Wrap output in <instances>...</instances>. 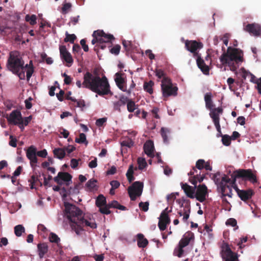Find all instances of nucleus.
<instances>
[{
	"label": "nucleus",
	"mask_w": 261,
	"mask_h": 261,
	"mask_svg": "<svg viewBox=\"0 0 261 261\" xmlns=\"http://www.w3.org/2000/svg\"><path fill=\"white\" fill-rule=\"evenodd\" d=\"M205 164V162L203 159L198 160L196 163V168L199 170L204 169V166Z\"/></svg>",
	"instance_id": "nucleus-53"
},
{
	"label": "nucleus",
	"mask_w": 261,
	"mask_h": 261,
	"mask_svg": "<svg viewBox=\"0 0 261 261\" xmlns=\"http://www.w3.org/2000/svg\"><path fill=\"white\" fill-rule=\"evenodd\" d=\"M144 151L148 156L153 158L154 156V144L152 141L148 140L144 144Z\"/></svg>",
	"instance_id": "nucleus-21"
},
{
	"label": "nucleus",
	"mask_w": 261,
	"mask_h": 261,
	"mask_svg": "<svg viewBox=\"0 0 261 261\" xmlns=\"http://www.w3.org/2000/svg\"><path fill=\"white\" fill-rule=\"evenodd\" d=\"M24 231L25 228L22 225H17L14 227L15 234L18 237H20Z\"/></svg>",
	"instance_id": "nucleus-38"
},
{
	"label": "nucleus",
	"mask_w": 261,
	"mask_h": 261,
	"mask_svg": "<svg viewBox=\"0 0 261 261\" xmlns=\"http://www.w3.org/2000/svg\"><path fill=\"white\" fill-rule=\"evenodd\" d=\"M134 142L133 141V140L129 138L123 140L121 142V145L122 146H126L129 148L132 147L134 145Z\"/></svg>",
	"instance_id": "nucleus-49"
},
{
	"label": "nucleus",
	"mask_w": 261,
	"mask_h": 261,
	"mask_svg": "<svg viewBox=\"0 0 261 261\" xmlns=\"http://www.w3.org/2000/svg\"><path fill=\"white\" fill-rule=\"evenodd\" d=\"M95 204L98 207H100L107 204L106 197L102 194L99 195L96 198Z\"/></svg>",
	"instance_id": "nucleus-32"
},
{
	"label": "nucleus",
	"mask_w": 261,
	"mask_h": 261,
	"mask_svg": "<svg viewBox=\"0 0 261 261\" xmlns=\"http://www.w3.org/2000/svg\"><path fill=\"white\" fill-rule=\"evenodd\" d=\"M184 250L183 248H180V247H178V249H175L174 250L173 254L174 255L177 256L178 257H181L184 253Z\"/></svg>",
	"instance_id": "nucleus-57"
},
{
	"label": "nucleus",
	"mask_w": 261,
	"mask_h": 261,
	"mask_svg": "<svg viewBox=\"0 0 261 261\" xmlns=\"http://www.w3.org/2000/svg\"><path fill=\"white\" fill-rule=\"evenodd\" d=\"M25 19L26 21L29 22L30 24L32 25L37 23V17L34 14L32 15H30L29 14L25 16Z\"/></svg>",
	"instance_id": "nucleus-40"
},
{
	"label": "nucleus",
	"mask_w": 261,
	"mask_h": 261,
	"mask_svg": "<svg viewBox=\"0 0 261 261\" xmlns=\"http://www.w3.org/2000/svg\"><path fill=\"white\" fill-rule=\"evenodd\" d=\"M134 174V167L133 165H130L129 166V168L127 170V171L126 174V176L127 177V180L129 182H132L134 179L135 178L133 176Z\"/></svg>",
	"instance_id": "nucleus-36"
},
{
	"label": "nucleus",
	"mask_w": 261,
	"mask_h": 261,
	"mask_svg": "<svg viewBox=\"0 0 261 261\" xmlns=\"http://www.w3.org/2000/svg\"><path fill=\"white\" fill-rule=\"evenodd\" d=\"M37 180H38V179L35 175H32L30 179H29L28 181L30 182L31 188L32 189L35 188V184Z\"/></svg>",
	"instance_id": "nucleus-55"
},
{
	"label": "nucleus",
	"mask_w": 261,
	"mask_h": 261,
	"mask_svg": "<svg viewBox=\"0 0 261 261\" xmlns=\"http://www.w3.org/2000/svg\"><path fill=\"white\" fill-rule=\"evenodd\" d=\"M231 139L228 135H222V142L224 145L228 146L231 143Z\"/></svg>",
	"instance_id": "nucleus-44"
},
{
	"label": "nucleus",
	"mask_w": 261,
	"mask_h": 261,
	"mask_svg": "<svg viewBox=\"0 0 261 261\" xmlns=\"http://www.w3.org/2000/svg\"><path fill=\"white\" fill-rule=\"evenodd\" d=\"M110 207L109 206V204H107L103 206L99 207V211L100 213L105 215H109L111 213V211L109 210Z\"/></svg>",
	"instance_id": "nucleus-47"
},
{
	"label": "nucleus",
	"mask_w": 261,
	"mask_h": 261,
	"mask_svg": "<svg viewBox=\"0 0 261 261\" xmlns=\"http://www.w3.org/2000/svg\"><path fill=\"white\" fill-rule=\"evenodd\" d=\"M128 100V98L126 96L124 95L121 96L118 100L113 102L114 110L120 112V107L122 106H124Z\"/></svg>",
	"instance_id": "nucleus-22"
},
{
	"label": "nucleus",
	"mask_w": 261,
	"mask_h": 261,
	"mask_svg": "<svg viewBox=\"0 0 261 261\" xmlns=\"http://www.w3.org/2000/svg\"><path fill=\"white\" fill-rule=\"evenodd\" d=\"M83 86L100 96L112 95L108 80L105 76L100 77L87 72L84 76Z\"/></svg>",
	"instance_id": "nucleus-3"
},
{
	"label": "nucleus",
	"mask_w": 261,
	"mask_h": 261,
	"mask_svg": "<svg viewBox=\"0 0 261 261\" xmlns=\"http://www.w3.org/2000/svg\"><path fill=\"white\" fill-rule=\"evenodd\" d=\"M149 202L146 201L145 202H141L139 204L140 209L143 212H147L149 208Z\"/></svg>",
	"instance_id": "nucleus-52"
},
{
	"label": "nucleus",
	"mask_w": 261,
	"mask_h": 261,
	"mask_svg": "<svg viewBox=\"0 0 261 261\" xmlns=\"http://www.w3.org/2000/svg\"><path fill=\"white\" fill-rule=\"evenodd\" d=\"M197 57L196 62L198 67L200 69L201 71L205 74H208L210 68L209 67L205 64L204 60L201 59V57L198 55Z\"/></svg>",
	"instance_id": "nucleus-23"
},
{
	"label": "nucleus",
	"mask_w": 261,
	"mask_h": 261,
	"mask_svg": "<svg viewBox=\"0 0 261 261\" xmlns=\"http://www.w3.org/2000/svg\"><path fill=\"white\" fill-rule=\"evenodd\" d=\"M244 30L254 36H261V26L258 23H249L244 28Z\"/></svg>",
	"instance_id": "nucleus-15"
},
{
	"label": "nucleus",
	"mask_w": 261,
	"mask_h": 261,
	"mask_svg": "<svg viewBox=\"0 0 261 261\" xmlns=\"http://www.w3.org/2000/svg\"><path fill=\"white\" fill-rule=\"evenodd\" d=\"M155 75L159 78V79H161V78H164V77H166V76H165V73L164 72V71L162 69H156L155 70Z\"/></svg>",
	"instance_id": "nucleus-59"
},
{
	"label": "nucleus",
	"mask_w": 261,
	"mask_h": 261,
	"mask_svg": "<svg viewBox=\"0 0 261 261\" xmlns=\"http://www.w3.org/2000/svg\"><path fill=\"white\" fill-rule=\"evenodd\" d=\"M80 44L85 52H87L89 50L88 46L86 44V40L85 39H83L80 41Z\"/></svg>",
	"instance_id": "nucleus-62"
},
{
	"label": "nucleus",
	"mask_w": 261,
	"mask_h": 261,
	"mask_svg": "<svg viewBox=\"0 0 261 261\" xmlns=\"http://www.w3.org/2000/svg\"><path fill=\"white\" fill-rule=\"evenodd\" d=\"M10 141H9V145L13 147H16L17 146V139L13 137V136H10Z\"/></svg>",
	"instance_id": "nucleus-64"
},
{
	"label": "nucleus",
	"mask_w": 261,
	"mask_h": 261,
	"mask_svg": "<svg viewBox=\"0 0 261 261\" xmlns=\"http://www.w3.org/2000/svg\"><path fill=\"white\" fill-rule=\"evenodd\" d=\"M222 258L224 261H237L238 256L233 252L228 245L223 248Z\"/></svg>",
	"instance_id": "nucleus-16"
},
{
	"label": "nucleus",
	"mask_w": 261,
	"mask_h": 261,
	"mask_svg": "<svg viewBox=\"0 0 261 261\" xmlns=\"http://www.w3.org/2000/svg\"><path fill=\"white\" fill-rule=\"evenodd\" d=\"M255 83L256 84L255 88L257 90L258 93L261 95V77L256 80Z\"/></svg>",
	"instance_id": "nucleus-63"
},
{
	"label": "nucleus",
	"mask_w": 261,
	"mask_h": 261,
	"mask_svg": "<svg viewBox=\"0 0 261 261\" xmlns=\"http://www.w3.org/2000/svg\"><path fill=\"white\" fill-rule=\"evenodd\" d=\"M181 187L187 196L191 199L195 198V193L196 186H191L187 183H181Z\"/></svg>",
	"instance_id": "nucleus-20"
},
{
	"label": "nucleus",
	"mask_w": 261,
	"mask_h": 261,
	"mask_svg": "<svg viewBox=\"0 0 261 261\" xmlns=\"http://www.w3.org/2000/svg\"><path fill=\"white\" fill-rule=\"evenodd\" d=\"M4 117L7 119L9 124L16 125L20 123L21 120H23L20 111L18 110H14L9 114H6Z\"/></svg>",
	"instance_id": "nucleus-12"
},
{
	"label": "nucleus",
	"mask_w": 261,
	"mask_h": 261,
	"mask_svg": "<svg viewBox=\"0 0 261 261\" xmlns=\"http://www.w3.org/2000/svg\"><path fill=\"white\" fill-rule=\"evenodd\" d=\"M167 209L168 208H166L162 212L159 221L158 226L161 231L165 230L167 228V225L170 223V219L166 212Z\"/></svg>",
	"instance_id": "nucleus-17"
},
{
	"label": "nucleus",
	"mask_w": 261,
	"mask_h": 261,
	"mask_svg": "<svg viewBox=\"0 0 261 261\" xmlns=\"http://www.w3.org/2000/svg\"><path fill=\"white\" fill-rule=\"evenodd\" d=\"M97 180L93 178L89 180L86 184V187L90 190H93L96 187Z\"/></svg>",
	"instance_id": "nucleus-48"
},
{
	"label": "nucleus",
	"mask_w": 261,
	"mask_h": 261,
	"mask_svg": "<svg viewBox=\"0 0 261 261\" xmlns=\"http://www.w3.org/2000/svg\"><path fill=\"white\" fill-rule=\"evenodd\" d=\"M60 56L67 63L72 64L73 62V59L70 53L67 50L65 45H61L59 47Z\"/></svg>",
	"instance_id": "nucleus-19"
},
{
	"label": "nucleus",
	"mask_w": 261,
	"mask_h": 261,
	"mask_svg": "<svg viewBox=\"0 0 261 261\" xmlns=\"http://www.w3.org/2000/svg\"><path fill=\"white\" fill-rule=\"evenodd\" d=\"M154 85V83L152 81H150L148 82H144L143 88L144 90L149 93V94H152L153 93V89L152 87Z\"/></svg>",
	"instance_id": "nucleus-35"
},
{
	"label": "nucleus",
	"mask_w": 261,
	"mask_h": 261,
	"mask_svg": "<svg viewBox=\"0 0 261 261\" xmlns=\"http://www.w3.org/2000/svg\"><path fill=\"white\" fill-rule=\"evenodd\" d=\"M205 107L208 110L214 109V105L212 100V94L211 92L206 93L204 95Z\"/></svg>",
	"instance_id": "nucleus-28"
},
{
	"label": "nucleus",
	"mask_w": 261,
	"mask_h": 261,
	"mask_svg": "<svg viewBox=\"0 0 261 261\" xmlns=\"http://www.w3.org/2000/svg\"><path fill=\"white\" fill-rule=\"evenodd\" d=\"M123 73L121 72H117L115 74V81L116 85H121L124 84L125 83V80L124 78L122 77Z\"/></svg>",
	"instance_id": "nucleus-39"
},
{
	"label": "nucleus",
	"mask_w": 261,
	"mask_h": 261,
	"mask_svg": "<svg viewBox=\"0 0 261 261\" xmlns=\"http://www.w3.org/2000/svg\"><path fill=\"white\" fill-rule=\"evenodd\" d=\"M253 194L254 193L252 189H248L247 190H242L239 191V193H238V195L242 200L246 201L251 198Z\"/></svg>",
	"instance_id": "nucleus-24"
},
{
	"label": "nucleus",
	"mask_w": 261,
	"mask_h": 261,
	"mask_svg": "<svg viewBox=\"0 0 261 261\" xmlns=\"http://www.w3.org/2000/svg\"><path fill=\"white\" fill-rule=\"evenodd\" d=\"M49 239L50 242L56 243L59 246L60 239L56 233L51 232L49 236Z\"/></svg>",
	"instance_id": "nucleus-42"
},
{
	"label": "nucleus",
	"mask_w": 261,
	"mask_h": 261,
	"mask_svg": "<svg viewBox=\"0 0 261 261\" xmlns=\"http://www.w3.org/2000/svg\"><path fill=\"white\" fill-rule=\"evenodd\" d=\"M138 168L140 170L144 169L147 165V163L144 158H139L137 160Z\"/></svg>",
	"instance_id": "nucleus-43"
},
{
	"label": "nucleus",
	"mask_w": 261,
	"mask_h": 261,
	"mask_svg": "<svg viewBox=\"0 0 261 261\" xmlns=\"http://www.w3.org/2000/svg\"><path fill=\"white\" fill-rule=\"evenodd\" d=\"M237 224V220L234 218H229L226 222V225H230L232 227L236 226Z\"/></svg>",
	"instance_id": "nucleus-58"
},
{
	"label": "nucleus",
	"mask_w": 261,
	"mask_h": 261,
	"mask_svg": "<svg viewBox=\"0 0 261 261\" xmlns=\"http://www.w3.org/2000/svg\"><path fill=\"white\" fill-rule=\"evenodd\" d=\"M64 213L71 222V227L74 229L77 234L83 230L84 226H89L91 228H96L97 225L95 221H89L84 218L83 212L75 205L68 202L64 203Z\"/></svg>",
	"instance_id": "nucleus-2"
},
{
	"label": "nucleus",
	"mask_w": 261,
	"mask_h": 261,
	"mask_svg": "<svg viewBox=\"0 0 261 261\" xmlns=\"http://www.w3.org/2000/svg\"><path fill=\"white\" fill-rule=\"evenodd\" d=\"M171 131L170 129L166 127H162L161 129V135L163 140V142L165 144L169 143V137Z\"/></svg>",
	"instance_id": "nucleus-29"
},
{
	"label": "nucleus",
	"mask_w": 261,
	"mask_h": 261,
	"mask_svg": "<svg viewBox=\"0 0 261 261\" xmlns=\"http://www.w3.org/2000/svg\"><path fill=\"white\" fill-rule=\"evenodd\" d=\"M75 142L80 144L85 143L86 144H88V142L86 141V136L85 134L81 133L79 136V138H76L75 140Z\"/></svg>",
	"instance_id": "nucleus-46"
},
{
	"label": "nucleus",
	"mask_w": 261,
	"mask_h": 261,
	"mask_svg": "<svg viewBox=\"0 0 261 261\" xmlns=\"http://www.w3.org/2000/svg\"><path fill=\"white\" fill-rule=\"evenodd\" d=\"M37 248L38 254L40 258L44 257V255L48 252V245L45 243L38 244Z\"/></svg>",
	"instance_id": "nucleus-27"
},
{
	"label": "nucleus",
	"mask_w": 261,
	"mask_h": 261,
	"mask_svg": "<svg viewBox=\"0 0 261 261\" xmlns=\"http://www.w3.org/2000/svg\"><path fill=\"white\" fill-rule=\"evenodd\" d=\"M204 177L205 176L204 175H201L200 173L196 174V175H194L193 177H190L189 181L192 184L196 186L197 182H201Z\"/></svg>",
	"instance_id": "nucleus-31"
},
{
	"label": "nucleus",
	"mask_w": 261,
	"mask_h": 261,
	"mask_svg": "<svg viewBox=\"0 0 261 261\" xmlns=\"http://www.w3.org/2000/svg\"><path fill=\"white\" fill-rule=\"evenodd\" d=\"M236 177L242 178L244 180H247L252 184L257 182L256 176L251 169H239L234 172Z\"/></svg>",
	"instance_id": "nucleus-8"
},
{
	"label": "nucleus",
	"mask_w": 261,
	"mask_h": 261,
	"mask_svg": "<svg viewBox=\"0 0 261 261\" xmlns=\"http://www.w3.org/2000/svg\"><path fill=\"white\" fill-rule=\"evenodd\" d=\"M194 238V234L192 232H189L187 234L180 240L179 242L178 247L184 248L188 246L190 241Z\"/></svg>",
	"instance_id": "nucleus-25"
},
{
	"label": "nucleus",
	"mask_w": 261,
	"mask_h": 261,
	"mask_svg": "<svg viewBox=\"0 0 261 261\" xmlns=\"http://www.w3.org/2000/svg\"><path fill=\"white\" fill-rule=\"evenodd\" d=\"M6 67L9 71L17 75L20 80L25 79V70L27 69L26 77L28 81L34 72L32 60H30L29 64H25L20 53L17 50L11 51L9 53Z\"/></svg>",
	"instance_id": "nucleus-1"
},
{
	"label": "nucleus",
	"mask_w": 261,
	"mask_h": 261,
	"mask_svg": "<svg viewBox=\"0 0 261 261\" xmlns=\"http://www.w3.org/2000/svg\"><path fill=\"white\" fill-rule=\"evenodd\" d=\"M66 37L64 38V42H69L71 43H74L75 40L76 39V37L74 34H69L67 32L65 34Z\"/></svg>",
	"instance_id": "nucleus-41"
},
{
	"label": "nucleus",
	"mask_w": 261,
	"mask_h": 261,
	"mask_svg": "<svg viewBox=\"0 0 261 261\" xmlns=\"http://www.w3.org/2000/svg\"><path fill=\"white\" fill-rule=\"evenodd\" d=\"M120 49V45L116 44L110 49V51L112 54L117 56L119 54Z\"/></svg>",
	"instance_id": "nucleus-51"
},
{
	"label": "nucleus",
	"mask_w": 261,
	"mask_h": 261,
	"mask_svg": "<svg viewBox=\"0 0 261 261\" xmlns=\"http://www.w3.org/2000/svg\"><path fill=\"white\" fill-rule=\"evenodd\" d=\"M210 116L216 126L217 130L221 134V126L220 124V115L223 113V109L221 107L214 108L210 110Z\"/></svg>",
	"instance_id": "nucleus-10"
},
{
	"label": "nucleus",
	"mask_w": 261,
	"mask_h": 261,
	"mask_svg": "<svg viewBox=\"0 0 261 261\" xmlns=\"http://www.w3.org/2000/svg\"><path fill=\"white\" fill-rule=\"evenodd\" d=\"M227 83L230 90L231 91H234L236 89V86L233 85L234 83V80L232 77H229L227 79Z\"/></svg>",
	"instance_id": "nucleus-50"
},
{
	"label": "nucleus",
	"mask_w": 261,
	"mask_h": 261,
	"mask_svg": "<svg viewBox=\"0 0 261 261\" xmlns=\"http://www.w3.org/2000/svg\"><path fill=\"white\" fill-rule=\"evenodd\" d=\"M122 45L127 53H132L133 50V45L130 41L123 40Z\"/></svg>",
	"instance_id": "nucleus-34"
},
{
	"label": "nucleus",
	"mask_w": 261,
	"mask_h": 261,
	"mask_svg": "<svg viewBox=\"0 0 261 261\" xmlns=\"http://www.w3.org/2000/svg\"><path fill=\"white\" fill-rule=\"evenodd\" d=\"M222 188L220 189V191L222 194L221 197L223 198L225 196H228L229 197L231 198L232 196V189L231 187L230 186H227V187H224V186H221Z\"/></svg>",
	"instance_id": "nucleus-30"
},
{
	"label": "nucleus",
	"mask_w": 261,
	"mask_h": 261,
	"mask_svg": "<svg viewBox=\"0 0 261 261\" xmlns=\"http://www.w3.org/2000/svg\"><path fill=\"white\" fill-rule=\"evenodd\" d=\"M218 176H220V173L219 172L213 175V179L215 183L218 185V188L220 189L222 188V185L224 187H227V186H228L227 184L229 183L230 184L232 181L231 179L225 175L222 177L221 180H220V178L218 177Z\"/></svg>",
	"instance_id": "nucleus-18"
},
{
	"label": "nucleus",
	"mask_w": 261,
	"mask_h": 261,
	"mask_svg": "<svg viewBox=\"0 0 261 261\" xmlns=\"http://www.w3.org/2000/svg\"><path fill=\"white\" fill-rule=\"evenodd\" d=\"M33 98L30 97L28 99L25 100L24 103L27 109L29 110L32 108V104L31 103V101L33 100Z\"/></svg>",
	"instance_id": "nucleus-60"
},
{
	"label": "nucleus",
	"mask_w": 261,
	"mask_h": 261,
	"mask_svg": "<svg viewBox=\"0 0 261 261\" xmlns=\"http://www.w3.org/2000/svg\"><path fill=\"white\" fill-rule=\"evenodd\" d=\"M242 72V77L243 80H245L247 77V76L249 75L250 72L247 70H246L244 67H242L241 69Z\"/></svg>",
	"instance_id": "nucleus-61"
},
{
	"label": "nucleus",
	"mask_w": 261,
	"mask_h": 261,
	"mask_svg": "<svg viewBox=\"0 0 261 261\" xmlns=\"http://www.w3.org/2000/svg\"><path fill=\"white\" fill-rule=\"evenodd\" d=\"M94 35H97L99 41V47L102 49L106 47L104 43L110 45L112 44L111 40L115 39L113 35L106 34L103 30L94 31Z\"/></svg>",
	"instance_id": "nucleus-7"
},
{
	"label": "nucleus",
	"mask_w": 261,
	"mask_h": 261,
	"mask_svg": "<svg viewBox=\"0 0 261 261\" xmlns=\"http://www.w3.org/2000/svg\"><path fill=\"white\" fill-rule=\"evenodd\" d=\"M127 103V109L129 112H133L134 111L138 109V106L135 104V102L132 99H128Z\"/></svg>",
	"instance_id": "nucleus-37"
},
{
	"label": "nucleus",
	"mask_w": 261,
	"mask_h": 261,
	"mask_svg": "<svg viewBox=\"0 0 261 261\" xmlns=\"http://www.w3.org/2000/svg\"><path fill=\"white\" fill-rule=\"evenodd\" d=\"M72 7L71 4L70 3H66L64 4L62 8V13L64 14H66Z\"/></svg>",
	"instance_id": "nucleus-54"
},
{
	"label": "nucleus",
	"mask_w": 261,
	"mask_h": 261,
	"mask_svg": "<svg viewBox=\"0 0 261 261\" xmlns=\"http://www.w3.org/2000/svg\"><path fill=\"white\" fill-rule=\"evenodd\" d=\"M207 194V188L205 185H199L195 191V198L199 202H203L206 199Z\"/></svg>",
	"instance_id": "nucleus-14"
},
{
	"label": "nucleus",
	"mask_w": 261,
	"mask_h": 261,
	"mask_svg": "<svg viewBox=\"0 0 261 261\" xmlns=\"http://www.w3.org/2000/svg\"><path fill=\"white\" fill-rule=\"evenodd\" d=\"M107 120V118L106 117L98 119L96 121L95 124L98 127L102 126L106 122Z\"/></svg>",
	"instance_id": "nucleus-56"
},
{
	"label": "nucleus",
	"mask_w": 261,
	"mask_h": 261,
	"mask_svg": "<svg viewBox=\"0 0 261 261\" xmlns=\"http://www.w3.org/2000/svg\"><path fill=\"white\" fill-rule=\"evenodd\" d=\"M185 208H186L187 210H186L185 208L184 210V215H183L182 220L186 222L189 219V216H190V205L187 204V206H185Z\"/></svg>",
	"instance_id": "nucleus-45"
},
{
	"label": "nucleus",
	"mask_w": 261,
	"mask_h": 261,
	"mask_svg": "<svg viewBox=\"0 0 261 261\" xmlns=\"http://www.w3.org/2000/svg\"><path fill=\"white\" fill-rule=\"evenodd\" d=\"M137 245L139 248H145L148 244V241L142 233L137 235Z\"/></svg>",
	"instance_id": "nucleus-26"
},
{
	"label": "nucleus",
	"mask_w": 261,
	"mask_h": 261,
	"mask_svg": "<svg viewBox=\"0 0 261 261\" xmlns=\"http://www.w3.org/2000/svg\"><path fill=\"white\" fill-rule=\"evenodd\" d=\"M178 87L173 86L169 77H164L162 81L161 90L164 99L169 96H176L177 95Z\"/></svg>",
	"instance_id": "nucleus-6"
},
{
	"label": "nucleus",
	"mask_w": 261,
	"mask_h": 261,
	"mask_svg": "<svg viewBox=\"0 0 261 261\" xmlns=\"http://www.w3.org/2000/svg\"><path fill=\"white\" fill-rule=\"evenodd\" d=\"M53 152L54 155L59 159H62L65 155V150L63 148H56Z\"/></svg>",
	"instance_id": "nucleus-33"
},
{
	"label": "nucleus",
	"mask_w": 261,
	"mask_h": 261,
	"mask_svg": "<svg viewBox=\"0 0 261 261\" xmlns=\"http://www.w3.org/2000/svg\"><path fill=\"white\" fill-rule=\"evenodd\" d=\"M47 155V152L44 149L40 151H37V148L33 145L29 147L26 150V156L30 160V164L32 168H35L37 166L38 159L37 156L43 158H46Z\"/></svg>",
	"instance_id": "nucleus-5"
},
{
	"label": "nucleus",
	"mask_w": 261,
	"mask_h": 261,
	"mask_svg": "<svg viewBox=\"0 0 261 261\" xmlns=\"http://www.w3.org/2000/svg\"><path fill=\"white\" fill-rule=\"evenodd\" d=\"M72 176L67 172H59L57 176L54 178V181L59 185L65 184L66 186L70 185L71 181Z\"/></svg>",
	"instance_id": "nucleus-13"
},
{
	"label": "nucleus",
	"mask_w": 261,
	"mask_h": 261,
	"mask_svg": "<svg viewBox=\"0 0 261 261\" xmlns=\"http://www.w3.org/2000/svg\"><path fill=\"white\" fill-rule=\"evenodd\" d=\"M185 47L188 51L193 54L194 57H196L199 55L197 51L203 47V44L196 40H186Z\"/></svg>",
	"instance_id": "nucleus-11"
},
{
	"label": "nucleus",
	"mask_w": 261,
	"mask_h": 261,
	"mask_svg": "<svg viewBox=\"0 0 261 261\" xmlns=\"http://www.w3.org/2000/svg\"><path fill=\"white\" fill-rule=\"evenodd\" d=\"M220 60L223 65L228 66L231 71L234 72L244 61L243 52L239 48L228 47L226 52L221 56Z\"/></svg>",
	"instance_id": "nucleus-4"
},
{
	"label": "nucleus",
	"mask_w": 261,
	"mask_h": 261,
	"mask_svg": "<svg viewBox=\"0 0 261 261\" xmlns=\"http://www.w3.org/2000/svg\"><path fill=\"white\" fill-rule=\"evenodd\" d=\"M143 183L141 181H135L128 188V193L130 199L135 201L137 197L140 196L142 193Z\"/></svg>",
	"instance_id": "nucleus-9"
}]
</instances>
